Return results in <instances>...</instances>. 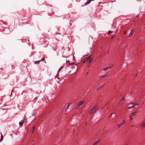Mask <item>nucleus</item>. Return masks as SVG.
I'll use <instances>...</instances> for the list:
<instances>
[{
  "label": "nucleus",
  "instance_id": "17",
  "mask_svg": "<svg viewBox=\"0 0 145 145\" xmlns=\"http://www.w3.org/2000/svg\"><path fill=\"white\" fill-rule=\"evenodd\" d=\"M108 67V69H109L112 67H113V65H110Z\"/></svg>",
  "mask_w": 145,
  "mask_h": 145
},
{
  "label": "nucleus",
  "instance_id": "30",
  "mask_svg": "<svg viewBox=\"0 0 145 145\" xmlns=\"http://www.w3.org/2000/svg\"><path fill=\"white\" fill-rule=\"evenodd\" d=\"M31 145H34V144H32Z\"/></svg>",
  "mask_w": 145,
  "mask_h": 145
},
{
  "label": "nucleus",
  "instance_id": "33",
  "mask_svg": "<svg viewBox=\"0 0 145 145\" xmlns=\"http://www.w3.org/2000/svg\"><path fill=\"white\" fill-rule=\"evenodd\" d=\"M140 30H141V29H140V30H139V31H140Z\"/></svg>",
  "mask_w": 145,
  "mask_h": 145
},
{
  "label": "nucleus",
  "instance_id": "24",
  "mask_svg": "<svg viewBox=\"0 0 145 145\" xmlns=\"http://www.w3.org/2000/svg\"><path fill=\"white\" fill-rule=\"evenodd\" d=\"M1 136H2V137L1 138L0 140L3 139V136L2 135V134H1Z\"/></svg>",
  "mask_w": 145,
  "mask_h": 145
},
{
  "label": "nucleus",
  "instance_id": "34",
  "mask_svg": "<svg viewBox=\"0 0 145 145\" xmlns=\"http://www.w3.org/2000/svg\"><path fill=\"white\" fill-rule=\"evenodd\" d=\"M143 103H144V102H143V103H142V104H143Z\"/></svg>",
  "mask_w": 145,
  "mask_h": 145
},
{
  "label": "nucleus",
  "instance_id": "10",
  "mask_svg": "<svg viewBox=\"0 0 145 145\" xmlns=\"http://www.w3.org/2000/svg\"><path fill=\"white\" fill-rule=\"evenodd\" d=\"M35 126H34L32 128V129L31 130V132L32 133H33V132L34 131V129H35Z\"/></svg>",
  "mask_w": 145,
  "mask_h": 145
},
{
  "label": "nucleus",
  "instance_id": "22",
  "mask_svg": "<svg viewBox=\"0 0 145 145\" xmlns=\"http://www.w3.org/2000/svg\"><path fill=\"white\" fill-rule=\"evenodd\" d=\"M131 107H133V108H135V107L134 106H133V105H132V106H131L129 107L128 108H131Z\"/></svg>",
  "mask_w": 145,
  "mask_h": 145
},
{
  "label": "nucleus",
  "instance_id": "4",
  "mask_svg": "<svg viewBox=\"0 0 145 145\" xmlns=\"http://www.w3.org/2000/svg\"><path fill=\"white\" fill-rule=\"evenodd\" d=\"M84 103V101H80L78 103L77 106H80L81 105Z\"/></svg>",
  "mask_w": 145,
  "mask_h": 145
},
{
  "label": "nucleus",
  "instance_id": "7",
  "mask_svg": "<svg viewBox=\"0 0 145 145\" xmlns=\"http://www.w3.org/2000/svg\"><path fill=\"white\" fill-rule=\"evenodd\" d=\"M72 67L76 69L75 72H76L78 68V66H77V65H73L72 66Z\"/></svg>",
  "mask_w": 145,
  "mask_h": 145
},
{
  "label": "nucleus",
  "instance_id": "21",
  "mask_svg": "<svg viewBox=\"0 0 145 145\" xmlns=\"http://www.w3.org/2000/svg\"><path fill=\"white\" fill-rule=\"evenodd\" d=\"M63 68V67H61L59 68V69H58V72L59 71H60V70L61 69H62Z\"/></svg>",
  "mask_w": 145,
  "mask_h": 145
},
{
  "label": "nucleus",
  "instance_id": "31",
  "mask_svg": "<svg viewBox=\"0 0 145 145\" xmlns=\"http://www.w3.org/2000/svg\"><path fill=\"white\" fill-rule=\"evenodd\" d=\"M140 30H141V29H140V30H139V31H140Z\"/></svg>",
  "mask_w": 145,
  "mask_h": 145
},
{
  "label": "nucleus",
  "instance_id": "28",
  "mask_svg": "<svg viewBox=\"0 0 145 145\" xmlns=\"http://www.w3.org/2000/svg\"><path fill=\"white\" fill-rule=\"evenodd\" d=\"M102 47H101V49H102Z\"/></svg>",
  "mask_w": 145,
  "mask_h": 145
},
{
  "label": "nucleus",
  "instance_id": "32",
  "mask_svg": "<svg viewBox=\"0 0 145 145\" xmlns=\"http://www.w3.org/2000/svg\"><path fill=\"white\" fill-rule=\"evenodd\" d=\"M140 30H141V29H140V30H139V31H140Z\"/></svg>",
  "mask_w": 145,
  "mask_h": 145
},
{
  "label": "nucleus",
  "instance_id": "18",
  "mask_svg": "<svg viewBox=\"0 0 145 145\" xmlns=\"http://www.w3.org/2000/svg\"><path fill=\"white\" fill-rule=\"evenodd\" d=\"M106 76V74L103 75H102V76H99V78H103V77H105Z\"/></svg>",
  "mask_w": 145,
  "mask_h": 145
},
{
  "label": "nucleus",
  "instance_id": "3",
  "mask_svg": "<svg viewBox=\"0 0 145 145\" xmlns=\"http://www.w3.org/2000/svg\"><path fill=\"white\" fill-rule=\"evenodd\" d=\"M138 111H137L135 112H134L133 113H132L131 114L129 115V117H133L136 115L138 113Z\"/></svg>",
  "mask_w": 145,
  "mask_h": 145
},
{
  "label": "nucleus",
  "instance_id": "29",
  "mask_svg": "<svg viewBox=\"0 0 145 145\" xmlns=\"http://www.w3.org/2000/svg\"><path fill=\"white\" fill-rule=\"evenodd\" d=\"M133 125H132L131 126L133 127Z\"/></svg>",
  "mask_w": 145,
  "mask_h": 145
},
{
  "label": "nucleus",
  "instance_id": "15",
  "mask_svg": "<svg viewBox=\"0 0 145 145\" xmlns=\"http://www.w3.org/2000/svg\"><path fill=\"white\" fill-rule=\"evenodd\" d=\"M71 104V103H69L67 105V106L66 107V109L67 110V109L69 108V106Z\"/></svg>",
  "mask_w": 145,
  "mask_h": 145
},
{
  "label": "nucleus",
  "instance_id": "11",
  "mask_svg": "<svg viewBox=\"0 0 145 145\" xmlns=\"http://www.w3.org/2000/svg\"><path fill=\"white\" fill-rule=\"evenodd\" d=\"M24 123V121L23 120H22L20 121L19 122V123L20 125H23Z\"/></svg>",
  "mask_w": 145,
  "mask_h": 145
},
{
  "label": "nucleus",
  "instance_id": "12",
  "mask_svg": "<svg viewBox=\"0 0 145 145\" xmlns=\"http://www.w3.org/2000/svg\"><path fill=\"white\" fill-rule=\"evenodd\" d=\"M133 106L135 105H138L139 103L138 102L133 103H131Z\"/></svg>",
  "mask_w": 145,
  "mask_h": 145
},
{
  "label": "nucleus",
  "instance_id": "9",
  "mask_svg": "<svg viewBox=\"0 0 145 145\" xmlns=\"http://www.w3.org/2000/svg\"><path fill=\"white\" fill-rule=\"evenodd\" d=\"M99 143V140H97V141H96L95 142H94L93 145H97Z\"/></svg>",
  "mask_w": 145,
  "mask_h": 145
},
{
  "label": "nucleus",
  "instance_id": "6",
  "mask_svg": "<svg viewBox=\"0 0 145 145\" xmlns=\"http://www.w3.org/2000/svg\"><path fill=\"white\" fill-rule=\"evenodd\" d=\"M141 129H143L144 127H145V122L142 123L141 125Z\"/></svg>",
  "mask_w": 145,
  "mask_h": 145
},
{
  "label": "nucleus",
  "instance_id": "23",
  "mask_svg": "<svg viewBox=\"0 0 145 145\" xmlns=\"http://www.w3.org/2000/svg\"><path fill=\"white\" fill-rule=\"evenodd\" d=\"M132 117H130V120H131L132 119Z\"/></svg>",
  "mask_w": 145,
  "mask_h": 145
},
{
  "label": "nucleus",
  "instance_id": "2",
  "mask_svg": "<svg viewBox=\"0 0 145 145\" xmlns=\"http://www.w3.org/2000/svg\"><path fill=\"white\" fill-rule=\"evenodd\" d=\"M125 122V120H123L121 121L120 123L118 124V127H120L121 125L124 124Z\"/></svg>",
  "mask_w": 145,
  "mask_h": 145
},
{
  "label": "nucleus",
  "instance_id": "16",
  "mask_svg": "<svg viewBox=\"0 0 145 145\" xmlns=\"http://www.w3.org/2000/svg\"><path fill=\"white\" fill-rule=\"evenodd\" d=\"M103 86V85H102V86H100V87L98 88H97V90H100V89H101V88H102Z\"/></svg>",
  "mask_w": 145,
  "mask_h": 145
},
{
  "label": "nucleus",
  "instance_id": "25",
  "mask_svg": "<svg viewBox=\"0 0 145 145\" xmlns=\"http://www.w3.org/2000/svg\"><path fill=\"white\" fill-rule=\"evenodd\" d=\"M126 31H124V33H123L125 34L126 33Z\"/></svg>",
  "mask_w": 145,
  "mask_h": 145
},
{
  "label": "nucleus",
  "instance_id": "8",
  "mask_svg": "<svg viewBox=\"0 0 145 145\" xmlns=\"http://www.w3.org/2000/svg\"><path fill=\"white\" fill-rule=\"evenodd\" d=\"M94 0H88L87 2L85 3V5H88L89 4L91 1H93Z\"/></svg>",
  "mask_w": 145,
  "mask_h": 145
},
{
  "label": "nucleus",
  "instance_id": "1",
  "mask_svg": "<svg viewBox=\"0 0 145 145\" xmlns=\"http://www.w3.org/2000/svg\"><path fill=\"white\" fill-rule=\"evenodd\" d=\"M99 108V106L97 105H96L94 106L93 108L91 110L90 114H91L92 113L95 112L97 109Z\"/></svg>",
  "mask_w": 145,
  "mask_h": 145
},
{
  "label": "nucleus",
  "instance_id": "26",
  "mask_svg": "<svg viewBox=\"0 0 145 145\" xmlns=\"http://www.w3.org/2000/svg\"><path fill=\"white\" fill-rule=\"evenodd\" d=\"M113 114V113H112L109 116H109V117H110V116H111Z\"/></svg>",
  "mask_w": 145,
  "mask_h": 145
},
{
  "label": "nucleus",
  "instance_id": "20",
  "mask_svg": "<svg viewBox=\"0 0 145 145\" xmlns=\"http://www.w3.org/2000/svg\"><path fill=\"white\" fill-rule=\"evenodd\" d=\"M124 99V97H123L122 98V99L120 101V104H121L122 103H121V101H123Z\"/></svg>",
  "mask_w": 145,
  "mask_h": 145
},
{
  "label": "nucleus",
  "instance_id": "13",
  "mask_svg": "<svg viewBox=\"0 0 145 145\" xmlns=\"http://www.w3.org/2000/svg\"><path fill=\"white\" fill-rule=\"evenodd\" d=\"M133 31V29L131 30V32L129 34V35L128 36V37H131L132 35V34H133V33H132V31Z\"/></svg>",
  "mask_w": 145,
  "mask_h": 145
},
{
  "label": "nucleus",
  "instance_id": "27",
  "mask_svg": "<svg viewBox=\"0 0 145 145\" xmlns=\"http://www.w3.org/2000/svg\"><path fill=\"white\" fill-rule=\"evenodd\" d=\"M111 32H112L111 31H108L109 33H111Z\"/></svg>",
  "mask_w": 145,
  "mask_h": 145
},
{
  "label": "nucleus",
  "instance_id": "5",
  "mask_svg": "<svg viewBox=\"0 0 145 145\" xmlns=\"http://www.w3.org/2000/svg\"><path fill=\"white\" fill-rule=\"evenodd\" d=\"M90 58H89V57H88V58H87L85 60L86 61H88V63H90L91 62V60H90Z\"/></svg>",
  "mask_w": 145,
  "mask_h": 145
},
{
  "label": "nucleus",
  "instance_id": "14",
  "mask_svg": "<svg viewBox=\"0 0 145 145\" xmlns=\"http://www.w3.org/2000/svg\"><path fill=\"white\" fill-rule=\"evenodd\" d=\"M43 60V59H41L40 60H38V61H35V64H38V63L40 62V61H42Z\"/></svg>",
  "mask_w": 145,
  "mask_h": 145
},
{
  "label": "nucleus",
  "instance_id": "35",
  "mask_svg": "<svg viewBox=\"0 0 145 145\" xmlns=\"http://www.w3.org/2000/svg\"><path fill=\"white\" fill-rule=\"evenodd\" d=\"M74 130L73 131V132H74Z\"/></svg>",
  "mask_w": 145,
  "mask_h": 145
},
{
  "label": "nucleus",
  "instance_id": "19",
  "mask_svg": "<svg viewBox=\"0 0 145 145\" xmlns=\"http://www.w3.org/2000/svg\"><path fill=\"white\" fill-rule=\"evenodd\" d=\"M108 69V67H106L104 69V71H106V70L107 69Z\"/></svg>",
  "mask_w": 145,
  "mask_h": 145
}]
</instances>
